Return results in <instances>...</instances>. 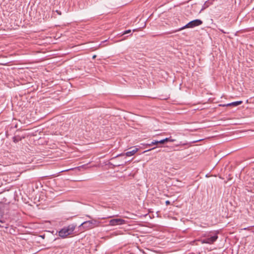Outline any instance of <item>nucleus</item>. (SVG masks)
Segmentation results:
<instances>
[{
	"instance_id": "20e7f679",
	"label": "nucleus",
	"mask_w": 254,
	"mask_h": 254,
	"mask_svg": "<svg viewBox=\"0 0 254 254\" xmlns=\"http://www.w3.org/2000/svg\"><path fill=\"white\" fill-rule=\"evenodd\" d=\"M126 223V221L121 218L112 219L109 221V225L117 226L123 225Z\"/></svg>"
},
{
	"instance_id": "f3484780",
	"label": "nucleus",
	"mask_w": 254,
	"mask_h": 254,
	"mask_svg": "<svg viewBox=\"0 0 254 254\" xmlns=\"http://www.w3.org/2000/svg\"><path fill=\"white\" fill-rule=\"evenodd\" d=\"M169 138H168V137H166V138H165L163 139V140H164L165 143H166V142H169Z\"/></svg>"
},
{
	"instance_id": "7ed1b4c3",
	"label": "nucleus",
	"mask_w": 254,
	"mask_h": 254,
	"mask_svg": "<svg viewBox=\"0 0 254 254\" xmlns=\"http://www.w3.org/2000/svg\"><path fill=\"white\" fill-rule=\"evenodd\" d=\"M218 239V236L216 234L214 235L211 234L209 235L207 237L203 239L202 240V244H212L215 242Z\"/></svg>"
},
{
	"instance_id": "1a4fd4ad",
	"label": "nucleus",
	"mask_w": 254,
	"mask_h": 254,
	"mask_svg": "<svg viewBox=\"0 0 254 254\" xmlns=\"http://www.w3.org/2000/svg\"><path fill=\"white\" fill-rule=\"evenodd\" d=\"M66 227L67 229H68V230L69 232V233L71 234L74 230L75 226L74 224H71Z\"/></svg>"
},
{
	"instance_id": "dca6fc26",
	"label": "nucleus",
	"mask_w": 254,
	"mask_h": 254,
	"mask_svg": "<svg viewBox=\"0 0 254 254\" xmlns=\"http://www.w3.org/2000/svg\"><path fill=\"white\" fill-rule=\"evenodd\" d=\"M13 141L14 142H17L18 141V140L16 138V136H14L13 137Z\"/></svg>"
},
{
	"instance_id": "ddd939ff",
	"label": "nucleus",
	"mask_w": 254,
	"mask_h": 254,
	"mask_svg": "<svg viewBox=\"0 0 254 254\" xmlns=\"http://www.w3.org/2000/svg\"><path fill=\"white\" fill-rule=\"evenodd\" d=\"M130 33H131V30L130 29H128V30L124 31V32L121 33L120 34H121V36H123V35H124L125 34Z\"/></svg>"
},
{
	"instance_id": "412c9836",
	"label": "nucleus",
	"mask_w": 254,
	"mask_h": 254,
	"mask_svg": "<svg viewBox=\"0 0 254 254\" xmlns=\"http://www.w3.org/2000/svg\"><path fill=\"white\" fill-rule=\"evenodd\" d=\"M165 204H166V205H169L170 204V201L169 200H166L165 201Z\"/></svg>"
},
{
	"instance_id": "0eeeda50",
	"label": "nucleus",
	"mask_w": 254,
	"mask_h": 254,
	"mask_svg": "<svg viewBox=\"0 0 254 254\" xmlns=\"http://www.w3.org/2000/svg\"><path fill=\"white\" fill-rule=\"evenodd\" d=\"M6 219L3 217L0 218V224L1 228H7L8 223Z\"/></svg>"
},
{
	"instance_id": "39448f33",
	"label": "nucleus",
	"mask_w": 254,
	"mask_h": 254,
	"mask_svg": "<svg viewBox=\"0 0 254 254\" xmlns=\"http://www.w3.org/2000/svg\"><path fill=\"white\" fill-rule=\"evenodd\" d=\"M131 150H130L129 151H127L126 153H121V154L117 155L115 157H113V158H112V160L114 159V158H115L116 157H118L119 156H124V155H126V156H131L133 155L138 150V149L136 147L131 148Z\"/></svg>"
},
{
	"instance_id": "9d476101",
	"label": "nucleus",
	"mask_w": 254,
	"mask_h": 254,
	"mask_svg": "<svg viewBox=\"0 0 254 254\" xmlns=\"http://www.w3.org/2000/svg\"><path fill=\"white\" fill-rule=\"evenodd\" d=\"M5 205L2 203L0 202V215L1 216L4 213L3 208Z\"/></svg>"
},
{
	"instance_id": "423d86ee",
	"label": "nucleus",
	"mask_w": 254,
	"mask_h": 254,
	"mask_svg": "<svg viewBox=\"0 0 254 254\" xmlns=\"http://www.w3.org/2000/svg\"><path fill=\"white\" fill-rule=\"evenodd\" d=\"M71 234L66 227H64L59 232V235L62 238H65Z\"/></svg>"
},
{
	"instance_id": "aec40b11",
	"label": "nucleus",
	"mask_w": 254,
	"mask_h": 254,
	"mask_svg": "<svg viewBox=\"0 0 254 254\" xmlns=\"http://www.w3.org/2000/svg\"><path fill=\"white\" fill-rule=\"evenodd\" d=\"M155 145H158L159 144V140H154Z\"/></svg>"
},
{
	"instance_id": "f257e3e1",
	"label": "nucleus",
	"mask_w": 254,
	"mask_h": 254,
	"mask_svg": "<svg viewBox=\"0 0 254 254\" xmlns=\"http://www.w3.org/2000/svg\"><path fill=\"white\" fill-rule=\"evenodd\" d=\"M202 23V21L201 20L199 19H195L193 20H192L189 22L188 24L185 25V26L172 32H170V33H175L176 32H178L180 31H181L185 28H193L196 26H198L200 25Z\"/></svg>"
},
{
	"instance_id": "b1692460",
	"label": "nucleus",
	"mask_w": 254,
	"mask_h": 254,
	"mask_svg": "<svg viewBox=\"0 0 254 254\" xmlns=\"http://www.w3.org/2000/svg\"><path fill=\"white\" fill-rule=\"evenodd\" d=\"M220 31L223 33H226V32H225L224 30H220Z\"/></svg>"
},
{
	"instance_id": "4468645a",
	"label": "nucleus",
	"mask_w": 254,
	"mask_h": 254,
	"mask_svg": "<svg viewBox=\"0 0 254 254\" xmlns=\"http://www.w3.org/2000/svg\"><path fill=\"white\" fill-rule=\"evenodd\" d=\"M126 163V162H125L124 163H122V164H114L113 165L114 167L116 166V167H119V166H120L121 165H124Z\"/></svg>"
},
{
	"instance_id": "2eb2a0df",
	"label": "nucleus",
	"mask_w": 254,
	"mask_h": 254,
	"mask_svg": "<svg viewBox=\"0 0 254 254\" xmlns=\"http://www.w3.org/2000/svg\"><path fill=\"white\" fill-rule=\"evenodd\" d=\"M165 143L164 140L163 139L159 140V144H162Z\"/></svg>"
},
{
	"instance_id": "6e6552de",
	"label": "nucleus",
	"mask_w": 254,
	"mask_h": 254,
	"mask_svg": "<svg viewBox=\"0 0 254 254\" xmlns=\"http://www.w3.org/2000/svg\"><path fill=\"white\" fill-rule=\"evenodd\" d=\"M243 103V101H235L233 102L230 103H228L226 105L227 106H237L239 105H241Z\"/></svg>"
},
{
	"instance_id": "5701e85b",
	"label": "nucleus",
	"mask_w": 254,
	"mask_h": 254,
	"mask_svg": "<svg viewBox=\"0 0 254 254\" xmlns=\"http://www.w3.org/2000/svg\"><path fill=\"white\" fill-rule=\"evenodd\" d=\"M96 55H94V56H93V57H92V59H95V58H96Z\"/></svg>"
},
{
	"instance_id": "f8f14e48",
	"label": "nucleus",
	"mask_w": 254,
	"mask_h": 254,
	"mask_svg": "<svg viewBox=\"0 0 254 254\" xmlns=\"http://www.w3.org/2000/svg\"><path fill=\"white\" fill-rule=\"evenodd\" d=\"M155 150V152H160L161 150L159 149V150H157V147H153L151 149H148V150H147L146 151H144V152H148V151H151V150Z\"/></svg>"
},
{
	"instance_id": "9b49d317",
	"label": "nucleus",
	"mask_w": 254,
	"mask_h": 254,
	"mask_svg": "<svg viewBox=\"0 0 254 254\" xmlns=\"http://www.w3.org/2000/svg\"><path fill=\"white\" fill-rule=\"evenodd\" d=\"M209 2L208 1H206L204 3L203 5L202 6V8L200 11V12H201L202 11H203L204 9H205L207 7H208L209 6Z\"/></svg>"
},
{
	"instance_id": "393cba45",
	"label": "nucleus",
	"mask_w": 254,
	"mask_h": 254,
	"mask_svg": "<svg viewBox=\"0 0 254 254\" xmlns=\"http://www.w3.org/2000/svg\"><path fill=\"white\" fill-rule=\"evenodd\" d=\"M125 39H126V38H125L123 39L122 40H121V41H122V40H125Z\"/></svg>"
},
{
	"instance_id": "a211bd4d",
	"label": "nucleus",
	"mask_w": 254,
	"mask_h": 254,
	"mask_svg": "<svg viewBox=\"0 0 254 254\" xmlns=\"http://www.w3.org/2000/svg\"><path fill=\"white\" fill-rule=\"evenodd\" d=\"M169 142H174L175 141V139H172L171 137H169Z\"/></svg>"
},
{
	"instance_id": "a878e982",
	"label": "nucleus",
	"mask_w": 254,
	"mask_h": 254,
	"mask_svg": "<svg viewBox=\"0 0 254 254\" xmlns=\"http://www.w3.org/2000/svg\"><path fill=\"white\" fill-rule=\"evenodd\" d=\"M111 217H112V216H109V217H108V218H111Z\"/></svg>"
},
{
	"instance_id": "4be33fe9",
	"label": "nucleus",
	"mask_w": 254,
	"mask_h": 254,
	"mask_svg": "<svg viewBox=\"0 0 254 254\" xmlns=\"http://www.w3.org/2000/svg\"><path fill=\"white\" fill-rule=\"evenodd\" d=\"M56 12H57L59 15H61V14H62L61 12V11H59V10H56Z\"/></svg>"
},
{
	"instance_id": "f03ea898",
	"label": "nucleus",
	"mask_w": 254,
	"mask_h": 254,
	"mask_svg": "<svg viewBox=\"0 0 254 254\" xmlns=\"http://www.w3.org/2000/svg\"><path fill=\"white\" fill-rule=\"evenodd\" d=\"M99 222L96 220H91L83 222L80 226L86 229H91L95 226H98Z\"/></svg>"
},
{
	"instance_id": "6ab92c4d",
	"label": "nucleus",
	"mask_w": 254,
	"mask_h": 254,
	"mask_svg": "<svg viewBox=\"0 0 254 254\" xmlns=\"http://www.w3.org/2000/svg\"><path fill=\"white\" fill-rule=\"evenodd\" d=\"M148 146H152L155 145L154 140L152 141L150 143L147 144Z\"/></svg>"
}]
</instances>
